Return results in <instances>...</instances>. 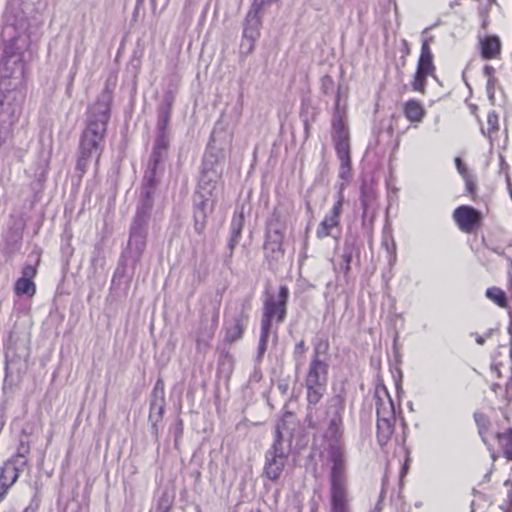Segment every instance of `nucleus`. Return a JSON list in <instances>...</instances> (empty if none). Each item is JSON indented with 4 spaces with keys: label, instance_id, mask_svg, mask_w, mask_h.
<instances>
[{
    "label": "nucleus",
    "instance_id": "obj_1",
    "mask_svg": "<svg viewBox=\"0 0 512 512\" xmlns=\"http://www.w3.org/2000/svg\"><path fill=\"white\" fill-rule=\"evenodd\" d=\"M327 414V428L324 436L331 441L325 452V463L329 467L330 512H352L347 464L338 442L342 435L341 409L338 405H331Z\"/></svg>",
    "mask_w": 512,
    "mask_h": 512
},
{
    "label": "nucleus",
    "instance_id": "obj_2",
    "mask_svg": "<svg viewBox=\"0 0 512 512\" xmlns=\"http://www.w3.org/2000/svg\"><path fill=\"white\" fill-rule=\"evenodd\" d=\"M113 92L108 85L98 96L97 100L89 106L87 111L86 128L80 141V156L77 168L84 173L93 157H99L104 140L107 124L110 119V107Z\"/></svg>",
    "mask_w": 512,
    "mask_h": 512
},
{
    "label": "nucleus",
    "instance_id": "obj_3",
    "mask_svg": "<svg viewBox=\"0 0 512 512\" xmlns=\"http://www.w3.org/2000/svg\"><path fill=\"white\" fill-rule=\"evenodd\" d=\"M326 351V344H317L314 347L313 357L305 378L307 400L310 404H317L322 398L326 388L328 364L326 359L322 357Z\"/></svg>",
    "mask_w": 512,
    "mask_h": 512
},
{
    "label": "nucleus",
    "instance_id": "obj_4",
    "mask_svg": "<svg viewBox=\"0 0 512 512\" xmlns=\"http://www.w3.org/2000/svg\"><path fill=\"white\" fill-rule=\"evenodd\" d=\"M375 404L377 413V440L381 446L388 443L394 433L396 410L394 402L384 385L375 389Z\"/></svg>",
    "mask_w": 512,
    "mask_h": 512
},
{
    "label": "nucleus",
    "instance_id": "obj_5",
    "mask_svg": "<svg viewBox=\"0 0 512 512\" xmlns=\"http://www.w3.org/2000/svg\"><path fill=\"white\" fill-rule=\"evenodd\" d=\"M24 83V62L22 54L4 46L0 57V92H10Z\"/></svg>",
    "mask_w": 512,
    "mask_h": 512
},
{
    "label": "nucleus",
    "instance_id": "obj_6",
    "mask_svg": "<svg viewBox=\"0 0 512 512\" xmlns=\"http://www.w3.org/2000/svg\"><path fill=\"white\" fill-rule=\"evenodd\" d=\"M289 297V290L282 285L276 295L269 294L263 303L261 327L271 328L272 322L281 323L286 316V305Z\"/></svg>",
    "mask_w": 512,
    "mask_h": 512
},
{
    "label": "nucleus",
    "instance_id": "obj_7",
    "mask_svg": "<svg viewBox=\"0 0 512 512\" xmlns=\"http://www.w3.org/2000/svg\"><path fill=\"white\" fill-rule=\"evenodd\" d=\"M284 426V422L277 424L274 443L266 453L264 474L270 480H277L285 467L287 456L282 448Z\"/></svg>",
    "mask_w": 512,
    "mask_h": 512
},
{
    "label": "nucleus",
    "instance_id": "obj_8",
    "mask_svg": "<svg viewBox=\"0 0 512 512\" xmlns=\"http://www.w3.org/2000/svg\"><path fill=\"white\" fill-rule=\"evenodd\" d=\"M435 65L433 54L427 39H424L421 46L420 57L417 62V69L413 77L412 88L414 91L423 93L426 88V80L429 76H435Z\"/></svg>",
    "mask_w": 512,
    "mask_h": 512
},
{
    "label": "nucleus",
    "instance_id": "obj_9",
    "mask_svg": "<svg viewBox=\"0 0 512 512\" xmlns=\"http://www.w3.org/2000/svg\"><path fill=\"white\" fill-rule=\"evenodd\" d=\"M344 184L341 185L338 193V199L333 205L331 210L326 214L324 219L319 223L316 230V236L319 239H323L329 236H334V230H337L340 225V215L342 213L344 195H343Z\"/></svg>",
    "mask_w": 512,
    "mask_h": 512
},
{
    "label": "nucleus",
    "instance_id": "obj_10",
    "mask_svg": "<svg viewBox=\"0 0 512 512\" xmlns=\"http://www.w3.org/2000/svg\"><path fill=\"white\" fill-rule=\"evenodd\" d=\"M146 245V214L138 211L131 225L129 249L138 260Z\"/></svg>",
    "mask_w": 512,
    "mask_h": 512
},
{
    "label": "nucleus",
    "instance_id": "obj_11",
    "mask_svg": "<svg viewBox=\"0 0 512 512\" xmlns=\"http://www.w3.org/2000/svg\"><path fill=\"white\" fill-rule=\"evenodd\" d=\"M222 176V170L216 164V160L212 155H205L203 161V168L199 180V188L206 191L208 194L216 189Z\"/></svg>",
    "mask_w": 512,
    "mask_h": 512
},
{
    "label": "nucleus",
    "instance_id": "obj_12",
    "mask_svg": "<svg viewBox=\"0 0 512 512\" xmlns=\"http://www.w3.org/2000/svg\"><path fill=\"white\" fill-rule=\"evenodd\" d=\"M453 218L459 229L465 233H471L481 226L482 215L471 206H460L454 210Z\"/></svg>",
    "mask_w": 512,
    "mask_h": 512
},
{
    "label": "nucleus",
    "instance_id": "obj_13",
    "mask_svg": "<svg viewBox=\"0 0 512 512\" xmlns=\"http://www.w3.org/2000/svg\"><path fill=\"white\" fill-rule=\"evenodd\" d=\"M249 315L243 308L241 311L229 318L225 323V336L224 341L232 344L240 340L245 331L246 322L248 321Z\"/></svg>",
    "mask_w": 512,
    "mask_h": 512
},
{
    "label": "nucleus",
    "instance_id": "obj_14",
    "mask_svg": "<svg viewBox=\"0 0 512 512\" xmlns=\"http://www.w3.org/2000/svg\"><path fill=\"white\" fill-rule=\"evenodd\" d=\"M333 141L338 159H350L349 133L345 121L332 120Z\"/></svg>",
    "mask_w": 512,
    "mask_h": 512
},
{
    "label": "nucleus",
    "instance_id": "obj_15",
    "mask_svg": "<svg viewBox=\"0 0 512 512\" xmlns=\"http://www.w3.org/2000/svg\"><path fill=\"white\" fill-rule=\"evenodd\" d=\"M260 26V17L249 12L242 38V46H247V52H251L254 49L255 42L260 36Z\"/></svg>",
    "mask_w": 512,
    "mask_h": 512
},
{
    "label": "nucleus",
    "instance_id": "obj_16",
    "mask_svg": "<svg viewBox=\"0 0 512 512\" xmlns=\"http://www.w3.org/2000/svg\"><path fill=\"white\" fill-rule=\"evenodd\" d=\"M265 249L269 252L276 253L282 256L283 251V239H284V227L270 223L266 234Z\"/></svg>",
    "mask_w": 512,
    "mask_h": 512
},
{
    "label": "nucleus",
    "instance_id": "obj_17",
    "mask_svg": "<svg viewBox=\"0 0 512 512\" xmlns=\"http://www.w3.org/2000/svg\"><path fill=\"white\" fill-rule=\"evenodd\" d=\"M19 477V470L15 460H9L1 468L0 472V501L3 499L7 490L16 482Z\"/></svg>",
    "mask_w": 512,
    "mask_h": 512
},
{
    "label": "nucleus",
    "instance_id": "obj_18",
    "mask_svg": "<svg viewBox=\"0 0 512 512\" xmlns=\"http://www.w3.org/2000/svg\"><path fill=\"white\" fill-rule=\"evenodd\" d=\"M361 205L364 220L374 217L376 212V195L373 188L366 183H363L361 187Z\"/></svg>",
    "mask_w": 512,
    "mask_h": 512
},
{
    "label": "nucleus",
    "instance_id": "obj_19",
    "mask_svg": "<svg viewBox=\"0 0 512 512\" xmlns=\"http://www.w3.org/2000/svg\"><path fill=\"white\" fill-rule=\"evenodd\" d=\"M481 56L484 59L498 58L501 53V42L497 36H487L480 39Z\"/></svg>",
    "mask_w": 512,
    "mask_h": 512
},
{
    "label": "nucleus",
    "instance_id": "obj_20",
    "mask_svg": "<svg viewBox=\"0 0 512 512\" xmlns=\"http://www.w3.org/2000/svg\"><path fill=\"white\" fill-rule=\"evenodd\" d=\"M347 96V89L341 85L338 86L332 120L341 119L342 121H345Z\"/></svg>",
    "mask_w": 512,
    "mask_h": 512
},
{
    "label": "nucleus",
    "instance_id": "obj_21",
    "mask_svg": "<svg viewBox=\"0 0 512 512\" xmlns=\"http://www.w3.org/2000/svg\"><path fill=\"white\" fill-rule=\"evenodd\" d=\"M404 115L411 121L420 123L425 116V109L417 100H409L404 105Z\"/></svg>",
    "mask_w": 512,
    "mask_h": 512
},
{
    "label": "nucleus",
    "instance_id": "obj_22",
    "mask_svg": "<svg viewBox=\"0 0 512 512\" xmlns=\"http://www.w3.org/2000/svg\"><path fill=\"white\" fill-rule=\"evenodd\" d=\"M160 385L161 382L158 381L154 388V393L156 396L158 395V393H160V399H156L155 401H153L150 406L149 418L151 420L154 419L155 421L161 420L164 412V390L163 387H160Z\"/></svg>",
    "mask_w": 512,
    "mask_h": 512
},
{
    "label": "nucleus",
    "instance_id": "obj_23",
    "mask_svg": "<svg viewBox=\"0 0 512 512\" xmlns=\"http://www.w3.org/2000/svg\"><path fill=\"white\" fill-rule=\"evenodd\" d=\"M171 108L172 101L167 99L164 104H162L158 111V122L157 128L159 132H165L171 117Z\"/></svg>",
    "mask_w": 512,
    "mask_h": 512
},
{
    "label": "nucleus",
    "instance_id": "obj_24",
    "mask_svg": "<svg viewBox=\"0 0 512 512\" xmlns=\"http://www.w3.org/2000/svg\"><path fill=\"white\" fill-rule=\"evenodd\" d=\"M14 292L18 296L26 295L32 297L36 292L35 283L32 280H26V278H19L15 282Z\"/></svg>",
    "mask_w": 512,
    "mask_h": 512
},
{
    "label": "nucleus",
    "instance_id": "obj_25",
    "mask_svg": "<svg viewBox=\"0 0 512 512\" xmlns=\"http://www.w3.org/2000/svg\"><path fill=\"white\" fill-rule=\"evenodd\" d=\"M497 438L504 456L512 461V429H507L505 432L499 433Z\"/></svg>",
    "mask_w": 512,
    "mask_h": 512
},
{
    "label": "nucleus",
    "instance_id": "obj_26",
    "mask_svg": "<svg viewBox=\"0 0 512 512\" xmlns=\"http://www.w3.org/2000/svg\"><path fill=\"white\" fill-rule=\"evenodd\" d=\"M218 319H219V313H218V311H215L213 314V317H212L211 327L209 329H207L203 334H199L197 336L196 342H197L198 347H201V345L206 346L208 344V342L212 339V337L214 335L215 328L218 324Z\"/></svg>",
    "mask_w": 512,
    "mask_h": 512
},
{
    "label": "nucleus",
    "instance_id": "obj_27",
    "mask_svg": "<svg viewBox=\"0 0 512 512\" xmlns=\"http://www.w3.org/2000/svg\"><path fill=\"white\" fill-rule=\"evenodd\" d=\"M486 296L500 307H506V294L502 289L497 287L488 288L486 290Z\"/></svg>",
    "mask_w": 512,
    "mask_h": 512
},
{
    "label": "nucleus",
    "instance_id": "obj_28",
    "mask_svg": "<svg viewBox=\"0 0 512 512\" xmlns=\"http://www.w3.org/2000/svg\"><path fill=\"white\" fill-rule=\"evenodd\" d=\"M168 147V140L165 136V132H160L154 147L153 157L155 163H158L160 161V158L162 157V153L166 151Z\"/></svg>",
    "mask_w": 512,
    "mask_h": 512
},
{
    "label": "nucleus",
    "instance_id": "obj_29",
    "mask_svg": "<svg viewBox=\"0 0 512 512\" xmlns=\"http://www.w3.org/2000/svg\"><path fill=\"white\" fill-rule=\"evenodd\" d=\"M339 177L345 182H348L351 178V158L350 159H339Z\"/></svg>",
    "mask_w": 512,
    "mask_h": 512
},
{
    "label": "nucleus",
    "instance_id": "obj_30",
    "mask_svg": "<svg viewBox=\"0 0 512 512\" xmlns=\"http://www.w3.org/2000/svg\"><path fill=\"white\" fill-rule=\"evenodd\" d=\"M214 209V203L210 199H203L200 203L197 204V212L202 214V218L205 219L208 214L212 213Z\"/></svg>",
    "mask_w": 512,
    "mask_h": 512
},
{
    "label": "nucleus",
    "instance_id": "obj_31",
    "mask_svg": "<svg viewBox=\"0 0 512 512\" xmlns=\"http://www.w3.org/2000/svg\"><path fill=\"white\" fill-rule=\"evenodd\" d=\"M487 134L489 137L492 136L494 132H496L499 128V119L498 115L495 112H490L487 115Z\"/></svg>",
    "mask_w": 512,
    "mask_h": 512
},
{
    "label": "nucleus",
    "instance_id": "obj_32",
    "mask_svg": "<svg viewBox=\"0 0 512 512\" xmlns=\"http://www.w3.org/2000/svg\"><path fill=\"white\" fill-rule=\"evenodd\" d=\"M278 0H254L252 4V12L255 15H258L265 7L271 5L272 3L277 2Z\"/></svg>",
    "mask_w": 512,
    "mask_h": 512
},
{
    "label": "nucleus",
    "instance_id": "obj_33",
    "mask_svg": "<svg viewBox=\"0 0 512 512\" xmlns=\"http://www.w3.org/2000/svg\"><path fill=\"white\" fill-rule=\"evenodd\" d=\"M455 163H456V167H457V169H458L459 173H460V174L465 178V180H466V185H467V187H468V190H469L470 192H472V190H473V184H472V182L468 179V175H467L466 168L464 167V165H463V163H462L461 159H460V158H456V159H455Z\"/></svg>",
    "mask_w": 512,
    "mask_h": 512
},
{
    "label": "nucleus",
    "instance_id": "obj_34",
    "mask_svg": "<svg viewBox=\"0 0 512 512\" xmlns=\"http://www.w3.org/2000/svg\"><path fill=\"white\" fill-rule=\"evenodd\" d=\"M270 329L261 327V335H260V341H259V353L262 355L264 351L266 350V344H267V338L269 334Z\"/></svg>",
    "mask_w": 512,
    "mask_h": 512
},
{
    "label": "nucleus",
    "instance_id": "obj_35",
    "mask_svg": "<svg viewBox=\"0 0 512 512\" xmlns=\"http://www.w3.org/2000/svg\"><path fill=\"white\" fill-rule=\"evenodd\" d=\"M321 83H322V89H323L325 94H329V93H331L333 91V89H334V81H333V79L330 76H328V75L324 76L322 78Z\"/></svg>",
    "mask_w": 512,
    "mask_h": 512
},
{
    "label": "nucleus",
    "instance_id": "obj_36",
    "mask_svg": "<svg viewBox=\"0 0 512 512\" xmlns=\"http://www.w3.org/2000/svg\"><path fill=\"white\" fill-rule=\"evenodd\" d=\"M36 267L32 265H26L22 270V276L20 278H26V280H32L36 276Z\"/></svg>",
    "mask_w": 512,
    "mask_h": 512
},
{
    "label": "nucleus",
    "instance_id": "obj_37",
    "mask_svg": "<svg viewBox=\"0 0 512 512\" xmlns=\"http://www.w3.org/2000/svg\"><path fill=\"white\" fill-rule=\"evenodd\" d=\"M306 351V348H305V343L303 340L299 341L296 345H295V349H294V356L296 358H299V357H302L304 355Z\"/></svg>",
    "mask_w": 512,
    "mask_h": 512
},
{
    "label": "nucleus",
    "instance_id": "obj_38",
    "mask_svg": "<svg viewBox=\"0 0 512 512\" xmlns=\"http://www.w3.org/2000/svg\"><path fill=\"white\" fill-rule=\"evenodd\" d=\"M342 258L345 263V271L348 272L350 269V263L352 260V252L348 249L344 250Z\"/></svg>",
    "mask_w": 512,
    "mask_h": 512
},
{
    "label": "nucleus",
    "instance_id": "obj_39",
    "mask_svg": "<svg viewBox=\"0 0 512 512\" xmlns=\"http://www.w3.org/2000/svg\"><path fill=\"white\" fill-rule=\"evenodd\" d=\"M29 451V447L25 445L24 443H21L17 450V456L18 457H24Z\"/></svg>",
    "mask_w": 512,
    "mask_h": 512
},
{
    "label": "nucleus",
    "instance_id": "obj_40",
    "mask_svg": "<svg viewBox=\"0 0 512 512\" xmlns=\"http://www.w3.org/2000/svg\"><path fill=\"white\" fill-rule=\"evenodd\" d=\"M476 342H477L479 345H483V344H484V342H485V339H484V337H483V336L478 335V336L476 337Z\"/></svg>",
    "mask_w": 512,
    "mask_h": 512
},
{
    "label": "nucleus",
    "instance_id": "obj_41",
    "mask_svg": "<svg viewBox=\"0 0 512 512\" xmlns=\"http://www.w3.org/2000/svg\"><path fill=\"white\" fill-rule=\"evenodd\" d=\"M168 511H169V507L168 506H165V507L161 508V512H168Z\"/></svg>",
    "mask_w": 512,
    "mask_h": 512
},
{
    "label": "nucleus",
    "instance_id": "obj_42",
    "mask_svg": "<svg viewBox=\"0 0 512 512\" xmlns=\"http://www.w3.org/2000/svg\"><path fill=\"white\" fill-rule=\"evenodd\" d=\"M240 230H241V224H239V226L237 228L236 235H238L240 233Z\"/></svg>",
    "mask_w": 512,
    "mask_h": 512
},
{
    "label": "nucleus",
    "instance_id": "obj_43",
    "mask_svg": "<svg viewBox=\"0 0 512 512\" xmlns=\"http://www.w3.org/2000/svg\"><path fill=\"white\" fill-rule=\"evenodd\" d=\"M403 45H404V47H407V46H408V43H407V41H406V40H403Z\"/></svg>",
    "mask_w": 512,
    "mask_h": 512
},
{
    "label": "nucleus",
    "instance_id": "obj_44",
    "mask_svg": "<svg viewBox=\"0 0 512 512\" xmlns=\"http://www.w3.org/2000/svg\"><path fill=\"white\" fill-rule=\"evenodd\" d=\"M179 425H180V427H179V433H181V432H182L181 423H180Z\"/></svg>",
    "mask_w": 512,
    "mask_h": 512
}]
</instances>
